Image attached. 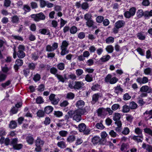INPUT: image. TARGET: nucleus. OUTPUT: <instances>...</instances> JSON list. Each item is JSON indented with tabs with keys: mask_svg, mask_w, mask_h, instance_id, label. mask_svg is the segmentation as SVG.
I'll list each match as a JSON object with an SVG mask.
<instances>
[{
	"mask_svg": "<svg viewBox=\"0 0 152 152\" xmlns=\"http://www.w3.org/2000/svg\"><path fill=\"white\" fill-rule=\"evenodd\" d=\"M144 73L146 75H151L152 74V69L147 68L144 70Z\"/></svg>",
	"mask_w": 152,
	"mask_h": 152,
	"instance_id": "37",
	"label": "nucleus"
},
{
	"mask_svg": "<svg viewBox=\"0 0 152 152\" xmlns=\"http://www.w3.org/2000/svg\"><path fill=\"white\" fill-rule=\"evenodd\" d=\"M105 49L106 51L109 53H112L114 50L113 48L112 45H109L107 46Z\"/></svg>",
	"mask_w": 152,
	"mask_h": 152,
	"instance_id": "39",
	"label": "nucleus"
},
{
	"mask_svg": "<svg viewBox=\"0 0 152 152\" xmlns=\"http://www.w3.org/2000/svg\"><path fill=\"white\" fill-rule=\"evenodd\" d=\"M110 58V56L108 55H106L103 56L101 58H100L99 61H100L102 62H105L108 61Z\"/></svg>",
	"mask_w": 152,
	"mask_h": 152,
	"instance_id": "19",
	"label": "nucleus"
},
{
	"mask_svg": "<svg viewBox=\"0 0 152 152\" xmlns=\"http://www.w3.org/2000/svg\"><path fill=\"white\" fill-rule=\"evenodd\" d=\"M104 19V17L102 16H99L97 17L96 18V21L99 23H102Z\"/></svg>",
	"mask_w": 152,
	"mask_h": 152,
	"instance_id": "50",
	"label": "nucleus"
},
{
	"mask_svg": "<svg viewBox=\"0 0 152 152\" xmlns=\"http://www.w3.org/2000/svg\"><path fill=\"white\" fill-rule=\"evenodd\" d=\"M58 43L56 42H54L52 46L50 45H48L46 48V50L47 51L51 52L56 50L58 48Z\"/></svg>",
	"mask_w": 152,
	"mask_h": 152,
	"instance_id": "8",
	"label": "nucleus"
},
{
	"mask_svg": "<svg viewBox=\"0 0 152 152\" xmlns=\"http://www.w3.org/2000/svg\"><path fill=\"white\" fill-rule=\"evenodd\" d=\"M61 51L60 54L62 56H64L69 53V50L67 48H61Z\"/></svg>",
	"mask_w": 152,
	"mask_h": 152,
	"instance_id": "29",
	"label": "nucleus"
},
{
	"mask_svg": "<svg viewBox=\"0 0 152 152\" xmlns=\"http://www.w3.org/2000/svg\"><path fill=\"white\" fill-rule=\"evenodd\" d=\"M145 132L152 136V130L149 128H146L144 129Z\"/></svg>",
	"mask_w": 152,
	"mask_h": 152,
	"instance_id": "64",
	"label": "nucleus"
},
{
	"mask_svg": "<svg viewBox=\"0 0 152 152\" xmlns=\"http://www.w3.org/2000/svg\"><path fill=\"white\" fill-rule=\"evenodd\" d=\"M100 89V86L97 84L94 85L91 88L92 90L93 91L98 90Z\"/></svg>",
	"mask_w": 152,
	"mask_h": 152,
	"instance_id": "51",
	"label": "nucleus"
},
{
	"mask_svg": "<svg viewBox=\"0 0 152 152\" xmlns=\"http://www.w3.org/2000/svg\"><path fill=\"white\" fill-rule=\"evenodd\" d=\"M140 91L142 92L150 93L152 89L150 87L149 88L147 86H144L141 88Z\"/></svg>",
	"mask_w": 152,
	"mask_h": 152,
	"instance_id": "14",
	"label": "nucleus"
},
{
	"mask_svg": "<svg viewBox=\"0 0 152 152\" xmlns=\"http://www.w3.org/2000/svg\"><path fill=\"white\" fill-rule=\"evenodd\" d=\"M130 107L129 106L127 105H124L122 107V111L124 113H127L130 111Z\"/></svg>",
	"mask_w": 152,
	"mask_h": 152,
	"instance_id": "33",
	"label": "nucleus"
},
{
	"mask_svg": "<svg viewBox=\"0 0 152 152\" xmlns=\"http://www.w3.org/2000/svg\"><path fill=\"white\" fill-rule=\"evenodd\" d=\"M44 143V141L40 138L37 137L35 142V144L36 146L35 150L37 152L41 151L42 147Z\"/></svg>",
	"mask_w": 152,
	"mask_h": 152,
	"instance_id": "2",
	"label": "nucleus"
},
{
	"mask_svg": "<svg viewBox=\"0 0 152 152\" xmlns=\"http://www.w3.org/2000/svg\"><path fill=\"white\" fill-rule=\"evenodd\" d=\"M18 141V140L16 138L13 139L10 143V145H12L13 147H14L17 144Z\"/></svg>",
	"mask_w": 152,
	"mask_h": 152,
	"instance_id": "57",
	"label": "nucleus"
},
{
	"mask_svg": "<svg viewBox=\"0 0 152 152\" xmlns=\"http://www.w3.org/2000/svg\"><path fill=\"white\" fill-rule=\"evenodd\" d=\"M85 105V103L82 100H79L77 102L76 105V107L79 109H80V108L83 107Z\"/></svg>",
	"mask_w": 152,
	"mask_h": 152,
	"instance_id": "20",
	"label": "nucleus"
},
{
	"mask_svg": "<svg viewBox=\"0 0 152 152\" xmlns=\"http://www.w3.org/2000/svg\"><path fill=\"white\" fill-rule=\"evenodd\" d=\"M69 102L66 100H64L62 102H61L60 104V106L61 107H65L68 105Z\"/></svg>",
	"mask_w": 152,
	"mask_h": 152,
	"instance_id": "62",
	"label": "nucleus"
},
{
	"mask_svg": "<svg viewBox=\"0 0 152 152\" xmlns=\"http://www.w3.org/2000/svg\"><path fill=\"white\" fill-rule=\"evenodd\" d=\"M129 132V129L128 128L125 127L122 132V133L124 135H126L128 134Z\"/></svg>",
	"mask_w": 152,
	"mask_h": 152,
	"instance_id": "58",
	"label": "nucleus"
},
{
	"mask_svg": "<svg viewBox=\"0 0 152 152\" xmlns=\"http://www.w3.org/2000/svg\"><path fill=\"white\" fill-rule=\"evenodd\" d=\"M137 106V105L134 102H132L130 103L129 104V107L130 109H136Z\"/></svg>",
	"mask_w": 152,
	"mask_h": 152,
	"instance_id": "40",
	"label": "nucleus"
},
{
	"mask_svg": "<svg viewBox=\"0 0 152 152\" xmlns=\"http://www.w3.org/2000/svg\"><path fill=\"white\" fill-rule=\"evenodd\" d=\"M100 96V94L98 93L96 94L93 95L92 101V104H94L98 101Z\"/></svg>",
	"mask_w": 152,
	"mask_h": 152,
	"instance_id": "16",
	"label": "nucleus"
},
{
	"mask_svg": "<svg viewBox=\"0 0 152 152\" xmlns=\"http://www.w3.org/2000/svg\"><path fill=\"white\" fill-rule=\"evenodd\" d=\"M98 115L99 116L102 117L106 115L107 113H106L105 109L103 108H99L97 110Z\"/></svg>",
	"mask_w": 152,
	"mask_h": 152,
	"instance_id": "12",
	"label": "nucleus"
},
{
	"mask_svg": "<svg viewBox=\"0 0 152 152\" xmlns=\"http://www.w3.org/2000/svg\"><path fill=\"white\" fill-rule=\"evenodd\" d=\"M26 140L29 144L32 145L33 144L34 139L32 135L30 134L28 135L26 138Z\"/></svg>",
	"mask_w": 152,
	"mask_h": 152,
	"instance_id": "15",
	"label": "nucleus"
},
{
	"mask_svg": "<svg viewBox=\"0 0 152 152\" xmlns=\"http://www.w3.org/2000/svg\"><path fill=\"white\" fill-rule=\"evenodd\" d=\"M17 126V123L16 121H12L10 122L9 124V127L12 129L15 128Z\"/></svg>",
	"mask_w": 152,
	"mask_h": 152,
	"instance_id": "36",
	"label": "nucleus"
},
{
	"mask_svg": "<svg viewBox=\"0 0 152 152\" xmlns=\"http://www.w3.org/2000/svg\"><path fill=\"white\" fill-rule=\"evenodd\" d=\"M136 12V8L135 7H132L129 9V11L125 12L124 15L126 18H129L134 15Z\"/></svg>",
	"mask_w": 152,
	"mask_h": 152,
	"instance_id": "5",
	"label": "nucleus"
},
{
	"mask_svg": "<svg viewBox=\"0 0 152 152\" xmlns=\"http://www.w3.org/2000/svg\"><path fill=\"white\" fill-rule=\"evenodd\" d=\"M85 37V34L83 32H80L77 35V37L80 39H83Z\"/></svg>",
	"mask_w": 152,
	"mask_h": 152,
	"instance_id": "52",
	"label": "nucleus"
},
{
	"mask_svg": "<svg viewBox=\"0 0 152 152\" xmlns=\"http://www.w3.org/2000/svg\"><path fill=\"white\" fill-rule=\"evenodd\" d=\"M85 80L87 82H90L93 80V78L91 75L87 74L85 77Z\"/></svg>",
	"mask_w": 152,
	"mask_h": 152,
	"instance_id": "41",
	"label": "nucleus"
},
{
	"mask_svg": "<svg viewBox=\"0 0 152 152\" xmlns=\"http://www.w3.org/2000/svg\"><path fill=\"white\" fill-rule=\"evenodd\" d=\"M94 22L92 19L87 21L86 22V26L89 28L93 27Z\"/></svg>",
	"mask_w": 152,
	"mask_h": 152,
	"instance_id": "28",
	"label": "nucleus"
},
{
	"mask_svg": "<svg viewBox=\"0 0 152 152\" xmlns=\"http://www.w3.org/2000/svg\"><path fill=\"white\" fill-rule=\"evenodd\" d=\"M74 97L75 95L72 92H69L66 94V98L69 99H72Z\"/></svg>",
	"mask_w": 152,
	"mask_h": 152,
	"instance_id": "45",
	"label": "nucleus"
},
{
	"mask_svg": "<svg viewBox=\"0 0 152 152\" xmlns=\"http://www.w3.org/2000/svg\"><path fill=\"white\" fill-rule=\"evenodd\" d=\"M11 19V21L12 23L18 24L19 22V18L16 15L13 16Z\"/></svg>",
	"mask_w": 152,
	"mask_h": 152,
	"instance_id": "17",
	"label": "nucleus"
},
{
	"mask_svg": "<svg viewBox=\"0 0 152 152\" xmlns=\"http://www.w3.org/2000/svg\"><path fill=\"white\" fill-rule=\"evenodd\" d=\"M86 63L88 66H90L94 64V61L92 59H89L86 61Z\"/></svg>",
	"mask_w": 152,
	"mask_h": 152,
	"instance_id": "61",
	"label": "nucleus"
},
{
	"mask_svg": "<svg viewBox=\"0 0 152 152\" xmlns=\"http://www.w3.org/2000/svg\"><path fill=\"white\" fill-rule=\"evenodd\" d=\"M132 139L137 142H142L143 139V136H142V137L141 138L140 137V136L134 135L132 137Z\"/></svg>",
	"mask_w": 152,
	"mask_h": 152,
	"instance_id": "25",
	"label": "nucleus"
},
{
	"mask_svg": "<svg viewBox=\"0 0 152 152\" xmlns=\"http://www.w3.org/2000/svg\"><path fill=\"white\" fill-rule=\"evenodd\" d=\"M41 78L40 75L38 74H36L34 76L33 80L35 82L39 81Z\"/></svg>",
	"mask_w": 152,
	"mask_h": 152,
	"instance_id": "59",
	"label": "nucleus"
},
{
	"mask_svg": "<svg viewBox=\"0 0 152 152\" xmlns=\"http://www.w3.org/2000/svg\"><path fill=\"white\" fill-rule=\"evenodd\" d=\"M72 111H69L67 113V115H65L64 116L65 120L66 121V122L69 121L70 118H72Z\"/></svg>",
	"mask_w": 152,
	"mask_h": 152,
	"instance_id": "31",
	"label": "nucleus"
},
{
	"mask_svg": "<svg viewBox=\"0 0 152 152\" xmlns=\"http://www.w3.org/2000/svg\"><path fill=\"white\" fill-rule=\"evenodd\" d=\"M75 139V137L73 135H69L67 138V141L68 142H71L74 141Z\"/></svg>",
	"mask_w": 152,
	"mask_h": 152,
	"instance_id": "46",
	"label": "nucleus"
},
{
	"mask_svg": "<svg viewBox=\"0 0 152 152\" xmlns=\"http://www.w3.org/2000/svg\"><path fill=\"white\" fill-rule=\"evenodd\" d=\"M114 38L111 37H110L106 39L105 42L107 44H111L113 43L114 42Z\"/></svg>",
	"mask_w": 152,
	"mask_h": 152,
	"instance_id": "38",
	"label": "nucleus"
},
{
	"mask_svg": "<svg viewBox=\"0 0 152 152\" xmlns=\"http://www.w3.org/2000/svg\"><path fill=\"white\" fill-rule=\"evenodd\" d=\"M49 99L51 103L54 105H57L60 101L58 97H56V95L54 94H51L50 95Z\"/></svg>",
	"mask_w": 152,
	"mask_h": 152,
	"instance_id": "6",
	"label": "nucleus"
},
{
	"mask_svg": "<svg viewBox=\"0 0 152 152\" xmlns=\"http://www.w3.org/2000/svg\"><path fill=\"white\" fill-rule=\"evenodd\" d=\"M59 134L62 137H65L68 134L67 131L64 130H62L59 132Z\"/></svg>",
	"mask_w": 152,
	"mask_h": 152,
	"instance_id": "53",
	"label": "nucleus"
},
{
	"mask_svg": "<svg viewBox=\"0 0 152 152\" xmlns=\"http://www.w3.org/2000/svg\"><path fill=\"white\" fill-rule=\"evenodd\" d=\"M101 138L99 137L95 136L92 138V142L94 144H96L99 142Z\"/></svg>",
	"mask_w": 152,
	"mask_h": 152,
	"instance_id": "26",
	"label": "nucleus"
},
{
	"mask_svg": "<svg viewBox=\"0 0 152 152\" xmlns=\"http://www.w3.org/2000/svg\"><path fill=\"white\" fill-rule=\"evenodd\" d=\"M14 52L13 53V57L14 58H15L16 57V54L17 55L18 57L20 58H22L25 57V54L23 51L18 50L17 52L15 51V48H14L13 49Z\"/></svg>",
	"mask_w": 152,
	"mask_h": 152,
	"instance_id": "7",
	"label": "nucleus"
},
{
	"mask_svg": "<svg viewBox=\"0 0 152 152\" xmlns=\"http://www.w3.org/2000/svg\"><path fill=\"white\" fill-rule=\"evenodd\" d=\"M144 115H145L147 119H150L152 118V110L150 111H146L144 113Z\"/></svg>",
	"mask_w": 152,
	"mask_h": 152,
	"instance_id": "27",
	"label": "nucleus"
},
{
	"mask_svg": "<svg viewBox=\"0 0 152 152\" xmlns=\"http://www.w3.org/2000/svg\"><path fill=\"white\" fill-rule=\"evenodd\" d=\"M69 45V42L66 40H63L62 42L60 48H67Z\"/></svg>",
	"mask_w": 152,
	"mask_h": 152,
	"instance_id": "32",
	"label": "nucleus"
},
{
	"mask_svg": "<svg viewBox=\"0 0 152 152\" xmlns=\"http://www.w3.org/2000/svg\"><path fill=\"white\" fill-rule=\"evenodd\" d=\"M50 72L55 75L56 76V75H58L57 74L58 70L55 67H52L50 69Z\"/></svg>",
	"mask_w": 152,
	"mask_h": 152,
	"instance_id": "49",
	"label": "nucleus"
},
{
	"mask_svg": "<svg viewBox=\"0 0 152 152\" xmlns=\"http://www.w3.org/2000/svg\"><path fill=\"white\" fill-rule=\"evenodd\" d=\"M57 69L60 70H63L65 69V64L62 62L58 63L56 66Z\"/></svg>",
	"mask_w": 152,
	"mask_h": 152,
	"instance_id": "30",
	"label": "nucleus"
},
{
	"mask_svg": "<svg viewBox=\"0 0 152 152\" xmlns=\"http://www.w3.org/2000/svg\"><path fill=\"white\" fill-rule=\"evenodd\" d=\"M86 126L84 123H81L79 124L78 126V129L80 132H83L84 133L86 134H89L90 131L88 129L86 130Z\"/></svg>",
	"mask_w": 152,
	"mask_h": 152,
	"instance_id": "9",
	"label": "nucleus"
},
{
	"mask_svg": "<svg viewBox=\"0 0 152 152\" xmlns=\"http://www.w3.org/2000/svg\"><path fill=\"white\" fill-rule=\"evenodd\" d=\"M87 112L84 109H78L72 111V117L73 120L77 122H79L81 120V115H84Z\"/></svg>",
	"mask_w": 152,
	"mask_h": 152,
	"instance_id": "1",
	"label": "nucleus"
},
{
	"mask_svg": "<svg viewBox=\"0 0 152 152\" xmlns=\"http://www.w3.org/2000/svg\"><path fill=\"white\" fill-rule=\"evenodd\" d=\"M36 64H34L33 63H29L28 64L29 68L31 70H34L35 69Z\"/></svg>",
	"mask_w": 152,
	"mask_h": 152,
	"instance_id": "63",
	"label": "nucleus"
},
{
	"mask_svg": "<svg viewBox=\"0 0 152 152\" xmlns=\"http://www.w3.org/2000/svg\"><path fill=\"white\" fill-rule=\"evenodd\" d=\"M84 83L82 81H75L74 85V89L80 90L83 88L84 86Z\"/></svg>",
	"mask_w": 152,
	"mask_h": 152,
	"instance_id": "10",
	"label": "nucleus"
},
{
	"mask_svg": "<svg viewBox=\"0 0 152 152\" xmlns=\"http://www.w3.org/2000/svg\"><path fill=\"white\" fill-rule=\"evenodd\" d=\"M54 114L55 116L58 117H60L63 115L62 112L60 111H55Z\"/></svg>",
	"mask_w": 152,
	"mask_h": 152,
	"instance_id": "56",
	"label": "nucleus"
},
{
	"mask_svg": "<svg viewBox=\"0 0 152 152\" xmlns=\"http://www.w3.org/2000/svg\"><path fill=\"white\" fill-rule=\"evenodd\" d=\"M92 15L91 13H88L86 14L84 16V18L86 21L92 19Z\"/></svg>",
	"mask_w": 152,
	"mask_h": 152,
	"instance_id": "43",
	"label": "nucleus"
},
{
	"mask_svg": "<svg viewBox=\"0 0 152 152\" xmlns=\"http://www.w3.org/2000/svg\"><path fill=\"white\" fill-rule=\"evenodd\" d=\"M45 112L42 110H39L36 114L37 116L39 118L43 117L45 115Z\"/></svg>",
	"mask_w": 152,
	"mask_h": 152,
	"instance_id": "34",
	"label": "nucleus"
},
{
	"mask_svg": "<svg viewBox=\"0 0 152 152\" xmlns=\"http://www.w3.org/2000/svg\"><path fill=\"white\" fill-rule=\"evenodd\" d=\"M31 18L34 20L36 22H38L40 20H43L45 19V16L42 12L36 14H32L31 15Z\"/></svg>",
	"mask_w": 152,
	"mask_h": 152,
	"instance_id": "3",
	"label": "nucleus"
},
{
	"mask_svg": "<svg viewBox=\"0 0 152 152\" xmlns=\"http://www.w3.org/2000/svg\"><path fill=\"white\" fill-rule=\"evenodd\" d=\"M23 64V61L22 59H18L15 61V64L18 66H21Z\"/></svg>",
	"mask_w": 152,
	"mask_h": 152,
	"instance_id": "55",
	"label": "nucleus"
},
{
	"mask_svg": "<svg viewBox=\"0 0 152 152\" xmlns=\"http://www.w3.org/2000/svg\"><path fill=\"white\" fill-rule=\"evenodd\" d=\"M114 92L117 95L120 94L123 91V89L121 88L120 85H118L114 88Z\"/></svg>",
	"mask_w": 152,
	"mask_h": 152,
	"instance_id": "13",
	"label": "nucleus"
},
{
	"mask_svg": "<svg viewBox=\"0 0 152 152\" xmlns=\"http://www.w3.org/2000/svg\"><path fill=\"white\" fill-rule=\"evenodd\" d=\"M137 37L140 40H143L145 38V36L143 32H141L138 33L137 34Z\"/></svg>",
	"mask_w": 152,
	"mask_h": 152,
	"instance_id": "23",
	"label": "nucleus"
},
{
	"mask_svg": "<svg viewBox=\"0 0 152 152\" xmlns=\"http://www.w3.org/2000/svg\"><path fill=\"white\" fill-rule=\"evenodd\" d=\"M56 77L57 78L59 81L63 83H64L65 80L67 79L66 75L63 77V76L58 74V75H56Z\"/></svg>",
	"mask_w": 152,
	"mask_h": 152,
	"instance_id": "18",
	"label": "nucleus"
},
{
	"mask_svg": "<svg viewBox=\"0 0 152 152\" xmlns=\"http://www.w3.org/2000/svg\"><path fill=\"white\" fill-rule=\"evenodd\" d=\"M44 102V99L42 97L39 96L36 99V102L37 104H42Z\"/></svg>",
	"mask_w": 152,
	"mask_h": 152,
	"instance_id": "47",
	"label": "nucleus"
},
{
	"mask_svg": "<svg viewBox=\"0 0 152 152\" xmlns=\"http://www.w3.org/2000/svg\"><path fill=\"white\" fill-rule=\"evenodd\" d=\"M83 73V70L81 69H78L76 70V75L78 76L81 75Z\"/></svg>",
	"mask_w": 152,
	"mask_h": 152,
	"instance_id": "60",
	"label": "nucleus"
},
{
	"mask_svg": "<svg viewBox=\"0 0 152 152\" xmlns=\"http://www.w3.org/2000/svg\"><path fill=\"white\" fill-rule=\"evenodd\" d=\"M105 82L107 83H110L113 84L116 83L118 81V79L116 77H112V75L110 74H108L104 79Z\"/></svg>",
	"mask_w": 152,
	"mask_h": 152,
	"instance_id": "4",
	"label": "nucleus"
},
{
	"mask_svg": "<svg viewBox=\"0 0 152 152\" xmlns=\"http://www.w3.org/2000/svg\"><path fill=\"white\" fill-rule=\"evenodd\" d=\"M121 115L120 113H115L113 116V119L114 121H118L121 118Z\"/></svg>",
	"mask_w": 152,
	"mask_h": 152,
	"instance_id": "35",
	"label": "nucleus"
},
{
	"mask_svg": "<svg viewBox=\"0 0 152 152\" xmlns=\"http://www.w3.org/2000/svg\"><path fill=\"white\" fill-rule=\"evenodd\" d=\"M125 25V21L123 20H119L115 23L114 26L115 27L120 28L124 27Z\"/></svg>",
	"mask_w": 152,
	"mask_h": 152,
	"instance_id": "11",
	"label": "nucleus"
},
{
	"mask_svg": "<svg viewBox=\"0 0 152 152\" xmlns=\"http://www.w3.org/2000/svg\"><path fill=\"white\" fill-rule=\"evenodd\" d=\"M77 31V28L75 26H72L70 29V31L72 34H75Z\"/></svg>",
	"mask_w": 152,
	"mask_h": 152,
	"instance_id": "48",
	"label": "nucleus"
},
{
	"mask_svg": "<svg viewBox=\"0 0 152 152\" xmlns=\"http://www.w3.org/2000/svg\"><path fill=\"white\" fill-rule=\"evenodd\" d=\"M142 130L139 127L136 128L134 130V132L135 134L140 136V137H142L143 136L142 134Z\"/></svg>",
	"mask_w": 152,
	"mask_h": 152,
	"instance_id": "24",
	"label": "nucleus"
},
{
	"mask_svg": "<svg viewBox=\"0 0 152 152\" xmlns=\"http://www.w3.org/2000/svg\"><path fill=\"white\" fill-rule=\"evenodd\" d=\"M53 108L51 106H47L44 108V112L46 114H49L53 110Z\"/></svg>",
	"mask_w": 152,
	"mask_h": 152,
	"instance_id": "21",
	"label": "nucleus"
},
{
	"mask_svg": "<svg viewBox=\"0 0 152 152\" xmlns=\"http://www.w3.org/2000/svg\"><path fill=\"white\" fill-rule=\"evenodd\" d=\"M39 33L42 34L46 35L50 34V31L49 30L45 28H42L39 30Z\"/></svg>",
	"mask_w": 152,
	"mask_h": 152,
	"instance_id": "22",
	"label": "nucleus"
},
{
	"mask_svg": "<svg viewBox=\"0 0 152 152\" xmlns=\"http://www.w3.org/2000/svg\"><path fill=\"white\" fill-rule=\"evenodd\" d=\"M57 145L61 148H65L66 147L65 142L63 141L58 142L57 143Z\"/></svg>",
	"mask_w": 152,
	"mask_h": 152,
	"instance_id": "44",
	"label": "nucleus"
},
{
	"mask_svg": "<svg viewBox=\"0 0 152 152\" xmlns=\"http://www.w3.org/2000/svg\"><path fill=\"white\" fill-rule=\"evenodd\" d=\"M81 7L83 10H86L89 7L88 4L87 2H84L81 4Z\"/></svg>",
	"mask_w": 152,
	"mask_h": 152,
	"instance_id": "54",
	"label": "nucleus"
},
{
	"mask_svg": "<svg viewBox=\"0 0 152 152\" xmlns=\"http://www.w3.org/2000/svg\"><path fill=\"white\" fill-rule=\"evenodd\" d=\"M144 12L142 10L140 9L137 11L136 14L138 18H140L144 15Z\"/></svg>",
	"mask_w": 152,
	"mask_h": 152,
	"instance_id": "42",
	"label": "nucleus"
}]
</instances>
